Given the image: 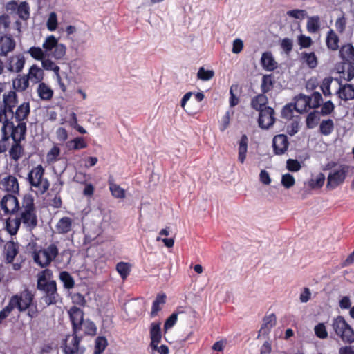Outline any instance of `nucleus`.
I'll return each mask as SVG.
<instances>
[{
  "label": "nucleus",
  "instance_id": "nucleus-62",
  "mask_svg": "<svg viewBox=\"0 0 354 354\" xmlns=\"http://www.w3.org/2000/svg\"><path fill=\"white\" fill-rule=\"evenodd\" d=\"M298 44L301 48H308L313 44V40L310 37L304 35H300L298 37Z\"/></svg>",
  "mask_w": 354,
  "mask_h": 354
},
{
  "label": "nucleus",
  "instance_id": "nucleus-59",
  "mask_svg": "<svg viewBox=\"0 0 354 354\" xmlns=\"http://www.w3.org/2000/svg\"><path fill=\"white\" fill-rule=\"evenodd\" d=\"M295 183V180L293 176L290 174H283L281 177V184L286 189H289L292 187Z\"/></svg>",
  "mask_w": 354,
  "mask_h": 354
},
{
  "label": "nucleus",
  "instance_id": "nucleus-56",
  "mask_svg": "<svg viewBox=\"0 0 354 354\" xmlns=\"http://www.w3.org/2000/svg\"><path fill=\"white\" fill-rule=\"evenodd\" d=\"M46 26L50 31H55L57 27V18L55 12H52L48 16Z\"/></svg>",
  "mask_w": 354,
  "mask_h": 354
},
{
  "label": "nucleus",
  "instance_id": "nucleus-52",
  "mask_svg": "<svg viewBox=\"0 0 354 354\" xmlns=\"http://www.w3.org/2000/svg\"><path fill=\"white\" fill-rule=\"evenodd\" d=\"M116 270L122 279H125L129 274L130 266L127 263L120 262L116 266Z\"/></svg>",
  "mask_w": 354,
  "mask_h": 354
},
{
  "label": "nucleus",
  "instance_id": "nucleus-44",
  "mask_svg": "<svg viewBox=\"0 0 354 354\" xmlns=\"http://www.w3.org/2000/svg\"><path fill=\"white\" fill-rule=\"evenodd\" d=\"M18 102L17 95L15 91H10L8 94H3V103L10 106H15Z\"/></svg>",
  "mask_w": 354,
  "mask_h": 354
},
{
  "label": "nucleus",
  "instance_id": "nucleus-4",
  "mask_svg": "<svg viewBox=\"0 0 354 354\" xmlns=\"http://www.w3.org/2000/svg\"><path fill=\"white\" fill-rule=\"evenodd\" d=\"M80 331L72 332L67 335L63 340L62 348L64 354H84L85 348L80 346L83 335H79Z\"/></svg>",
  "mask_w": 354,
  "mask_h": 354
},
{
  "label": "nucleus",
  "instance_id": "nucleus-45",
  "mask_svg": "<svg viewBox=\"0 0 354 354\" xmlns=\"http://www.w3.org/2000/svg\"><path fill=\"white\" fill-rule=\"evenodd\" d=\"M59 279L62 281L64 288L71 289L73 288L75 282L71 274L66 271H62L59 274Z\"/></svg>",
  "mask_w": 354,
  "mask_h": 354
},
{
  "label": "nucleus",
  "instance_id": "nucleus-47",
  "mask_svg": "<svg viewBox=\"0 0 354 354\" xmlns=\"http://www.w3.org/2000/svg\"><path fill=\"white\" fill-rule=\"evenodd\" d=\"M22 208L24 210H35L34 198L30 194H26L22 200Z\"/></svg>",
  "mask_w": 354,
  "mask_h": 354
},
{
  "label": "nucleus",
  "instance_id": "nucleus-27",
  "mask_svg": "<svg viewBox=\"0 0 354 354\" xmlns=\"http://www.w3.org/2000/svg\"><path fill=\"white\" fill-rule=\"evenodd\" d=\"M339 39L337 35L334 32L333 30H330L327 32L326 44L328 47L331 50H337L339 48Z\"/></svg>",
  "mask_w": 354,
  "mask_h": 354
},
{
  "label": "nucleus",
  "instance_id": "nucleus-10",
  "mask_svg": "<svg viewBox=\"0 0 354 354\" xmlns=\"http://www.w3.org/2000/svg\"><path fill=\"white\" fill-rule=\"evenodd\" d=\"M274 114V110L270 106L264 107L263 110H261L258 119L259 127L263 129H270L275 122Z\"/></svg>",
  "mask_w": 354,
  "mask_h": 354
},
{
  "label": "nucleus",
  "instance_id": "nucleus-2",
  "mask_svg": "<svg viewBox=\"0 0 354 354\" xmlns=\"http://www.w3.org/2000/svg\"><path fill=\"white\" fill-rule=\"evenodd\" d=\"M52 277V271L45 269L38 274L37 288L45 293L41 300L46 306L55 304L57 302L58 294L57 292L56 282L53 280L48 281Z\"/></svg>",
  "mask_w": 354,
  "mask_h": 354
},
{
  "label": "nucleus",
  "instance_id": "nucleus-49",
  "mask_svg": "<svg viewBox=\"0 0 354 354\" xmlns=\"http://www.w3.org/2000/svg\"><path fill=\"white\" fill-rule=\"evenodd\" d=\"M42 66L44 69L48 71H53L57 75V77L59 79V67L57 66L52 60L44 58L41 61Z\"/></svg>",
  "mask_w": 354,
  "mask_h": 354
},
{
  "label": "nucleus",
  "instance_id": "nucleus-28",
  "mask_svg": "<svg viewBox=\"0 0 354 354\" xmlns=\"http://www.w3.org/2000/svg\"><path fill=\"white\" fill-rule=\"evenodd\" d=\"M26 78L34 80L35 83L40 82L44 77V72L42 69L39 68L37 65H32L28 73L26 75Z\"/></svg>",
  "mask_w": 354,
  "mask_h": 354
},
{
  "label": "nucleus",
  "instance_id": "nucleus-11",
  "mask_svg": "<svg viewBox=\"0 0 354 354\" xmlns=\"http://www.w3.org/2000/svg\"><path fill=\"white\" fill-rule=\"evenodd\" d=\"M1 207L6 214L17 213L20 207L17 198L12 194H7L1 201Z\"/></svg>",
  "mask_w": 354,
  "mask_h": 354
},
{
  "label": "nucleus",
  "instance_id": "nucleus-23",
  "mask_svg": "<svg viewBox=\"0 0 354 354\" xmlns=\"http://www.w3.org/2000/svg\"><path fill=\"white\" fill-rule=\"evenodd\" d=\"M339 84L340 87L337 92L339 97L344 101L354 99V86L349 84L342 85L340 82Z\"/></svg>",
  "mask_w": 354,
  "mask_h": 354
},
{
  "label": "nucleus",
  "instance_id": "nucleus-22",
  "mask_svg": "<svg viewBox=\"0 0 354 354\" xmlns=\"http://www.w3.org/2000/svg\"><path fill=\"white\" fill-rule=\"evenodd\" d=\"M261 64L262 67L268 71H274L277 66V63L275 62L271 52H264L261 58Z\"/></svg>",
  "mask_w": 354,
  "mask_h": 354
},
{
  "label": "nucleus",
  "instance_id": "nucleus-5",
  "mask_svg": "<svg viewBox=\"0 0 354 354\" xmlns=\"http://www.w3.org/2000/svg\"><path fill=\"white\" fill-rule=\"evenodd\" d=\"M331 326L335 335L339 337L342 342L348 344V342L352 341L353 337H354L353 335V329L342 316L339 315L334 318Z\"/></svg>",
  "mask_w": 354,
  "mask_h": 354
},
{
  "label": "nucleus",
  "instance_id": "nucleus-55",
  "mask_svg": "<svg viewBox=\"0 0 354 354\" xmlns=\"http://www.w3.org/2000/svg\"><path fill=\"white\" fill-rule=\"evenodd\" d=\"M316 336L320 339H326L328 337V332L324 323H319L314 328Z\"/></svg>",
  "mask_w": 354,
  "mask_h": 354
},
{
  "label": "nucleus",
  "instance_id": "nucleus-14",
  "mask_svg": "<svg viewBox=\"0 0 354 354\" xmlns=\"http://www.w3.org/2000/svg\"><path fill=\"white\" fill-rule=\"evenodd\" d=\"M289 145L288 137L284 134L275 136L272 140L274 153L276 155H282L287 151Z\"/></svg>",
  "mask_w": 354,
  "mask_h": 354
},
{
  "label": "nucleus",
  "instance_id": "nucleus-58",
  "mask_svg": "<svg viewBox=\"0 0 354 354\" xmlns=\"http://www.w3.org/2000/svg\"><path fill=\"white\" fill-rule=\"evenodd\" d=\"M332 82L333 77H330L324 78L322 81V84L321 85V90L325 96L331 95L330 87Z\"/></svg>",
  "mask_w": 354,
  "mask_h": 354
},
{
  "label": "nucleus",
  "instance_id": "nucleus-35",
  "mask_svg": "<svg viewBox=\"0 0 354 354\" xmlns=\"http://www.w3.org/2000/svg\"><path fill=\"white\" fill-rule=\"evenodd\" d=\"M6 254L8 263H12L18 253V247L14 242H10L6 245Z\"/></svg>",
  "mask_w": 354,
  "mask_h": 354
},
{
  "label": "nucleus",
  "instance_id": "nucleus-21",
  "mask_svg": "<svg viewBox=\"0 0 354 354\" xmlns=\"http://www.w3.org/2000/svg\"><path fill=\"white\" fill-rule=\"evenodd\" d=\"M340 57L348 64H354V47L351 44L342 46L339 50Z\"/></svg>",
  "mask_w": 354,
  "mask_h": 354
},
{
  "label": "nucleus",
  "instance_id": "nucleus-7",
  "mask_svg": "<svg viewBox=\"0 0 354 354\" xmlns=\"http://www.w3.org/2000/svg\"><path fill=\"white\" fill-rule=\"evenodd\" d=\"M20 135L15 136V133L12 135L13 143L9 150V156L10 158L15 161H18L24 154V147L21 142L26 139L27 127L19 126Z\"/></svg>",
  "mask_w": 354,
  "mask_h": 354
},
{
  "label": "nucleus",
  "instance_id": "nucleus-48",
  "mask_svg": "<svg viewBox=\"0 0 354 354\" xmlns=\"http://www.w3.org/2000/svg\"><path fill=\"white\" fill-rule=\"evenodd\" d=\"M325 176L322 173H319L315 179H310L308 184L311 189H319L322 187L324 183Z\"/></svg>",
  "mask_w": 354,
  "mask_h": 354
},
{
  "label": "nucleus",
  "instance_id": "nucleus-3",
  "mask_svg": "<svg viewBox=\"0 0 354 354\" xmlns=\"http://www.w3.org/2000/svg\"><path fill=\"white\" fill-rule=\"evenodd\" d=\"M44 169L41 165H37L28 172V180L30 185L36 188L35 193L39 195L44 194L49 187L47 179H44Z\"/></svg>",
  "mask_w": 354,
  "mask_h": 354
},
{
  "label": "nucleus",
  "instance_id": "nucleus-1",
  "mask_svg": "<svg viewBox=\"0 0 354 354\" xmlns=\"http://www.w3.org/2000/svg\"><path fill=\"white\" fill-rule=\"evenodd\" d=\"M52 277V271L45 269L38 274L37 288L45 293L41 300L46 306L55 304L57 302L58 294L57 292L56 282L53 280L48 281Z\"/></svg>",
  "mask_w": 354,
  "mask_h": 354
},
{
  "label": "nucleus",
  "instance_id": "nucleus-39",
  "mask_svg": "<svg viewBox=\"0 0 354 354\" xmlns=\"http://www.w3.org/2000/svg\"><path fill=\"white\" fill-rule=\"evenodd\" d=\"M334 130V122L331 119L322 120L319 125V131L322 135L328 136Z\"/></svg>",
  "mask_w": 354,
  "mask_h": 354
},
{
  "label": "nucleus",
  "instance_id": "nucleus-17",
  "mask_svg": "<svg viewBox=\"0 0 354 354\" xmlns=\"http://www.w3.org/2000/svg\"><path fill=\"white\" fill-rule=\"evenodd\" d=\"M161 323L153 322L150 327L151 346L153 349L158 348V344L161 340Z\"/></svg>",
  "mask_w": 354,
  "mask_h": 354
},
{
  "label": "nucleus",
  "instance_id": "nucleus-30",
  "mask_svg": "<svg viewBox=\"0 0 354 354\" xmlns=\"http://www.w3.org/2000/svg\"><path fill=\"white\" fill-rule=\"evenodd\" d=\"M37 93L39 97L43 100H50L53 95V91L44 82L39 84Z\"/></svg>",
  "mask_w": 354,
  "mask_h": 354
},
{
  "label": "nucleus",
  "instance_id": "nucleus-33",
  "mask_svg": "<svg viewBox=\"0 0 354 354\" xmlns=\"http://www.w3.org/2000/svg\"><path fill=\"white\" fill-rule=\"evenodd\" d=\"M294 110L299 113H302V111L297 107L296 104H287L281 110V117L287 120H290L293 117Z\"/></svg>",
  "mask_w": 354,
  "mask_h": 354
},
{
  "label": "nucleus",
  "instance_id": "nucleus-36",
  "mask_svg": "<svg viewBox=\"0 0 354 354\" xmlns=\"http://www.w3.org/2000/svg\"><path fill=\"white\" fill-rule=\"evenodd\" d=\"M29 85V81L26 75L21 77L19 75L15 80L12 81V86L15 89L18 91H25Z\"/></svg>",
  "mask_w": 354,
  "mask_h": 354
},
{
  "label": "nucleus",
  "instance_id": "nucleus-54",
  "mask_svg": "<svg viewBox=\"0 0 354 354\" xmlns=\"http://www.w3.org/2000/svg\"><path fill=\"white\" fill-rule=\"evenodd\" d=\"M214 72L212 70H205L203 67H201L198 71L197 77L198 79L207 81L214 77Z\"/></svg>",
  "mask_w": 354,
  "mask_h": 354
},
{
  "label": "nucleus",
  "instance_id": "nucleus-16",
  "mask_svg": "<svg viewBox=\"0 0 354 354\" xmlns=\"http://www.w3.org/2000/svg\"><path fill=\"white\" fill-rule=\"evenodd\" d=\"M21 219L29 230H33L37 225V217L35 210H23L21 212Z\"/></svg>",
  "mask_w": 354,
  "mask_h": 354
},
{
  "label": "nucleus",
  "instance_id": "nucleus-53",
  "mask_svg": "<svg viewBox=\"0 0 354 354\" xmlns=\"http://www.w3.org/2000/svg\"><path fill=\"white\" fill-rule=\"evenodd\" d=\"M287 15L290 17L302 20L307 17V12L305 10L293 9L287 12Z\"/></svg>",
  "mask_w": 354,
  "mask_h": 354
},
{
  "label": "nucleus",
  "instance_id": "nucleus-60",
  "mask_svg": "<svg viewBox=\"0 0 354 354\" xmlns=\"http://www.w3.org/2000/svg\"><path fill=\"white\" fill-rule=\"evenodd\" d=\"M69 144H73V149L75 150H79L87 147V144L84 142L83 138L82 137H77L74 138L68 142V145Z\"/></svg>",
  "mask_w": 354,
  "mask_h": 354
},
{
  "label": "nucleus",
  "instance_id": "nucleus-18",
  "mask_svg": "<svg viewBox=\"0 0 354 354\" xmlns=\"http://www.w3.org/2000/svg\"><path fill=\"white\" fill-rule=\"evenodd\" d=\"M15 48V41L8 36L1 37L0 39V55L6 56L9 52L12 51Z\"/></svg>",
  "mask_w": 354,
  "mask_h": 354
},
{
  "label": "nucleus",
  "instance_id": "nucleus-12",
  "mask_svg": "<svg viewBox=\"0 0 354 354\" xmlns=\"http://www.w3.org/2000/svg\"><path fill=\"white\" fill-rule=\"evenodd\" d=\"M19 126L26 127V123H18L17 125H15L10 120H6L1 129V138H3V139H12V133H15L16 137L20 135V129L18 127Z\"/></svg>",
  "mask_w": 354,
  "mask_h": 354
},
{
  "label": "nucleus",
  "instance_id": "nucleus-32",
  "mask_svg": "<svg viewBox=\"0 0 354 354\" xmlns=\"http://www.w3.org/2000/svg\"><path fill=\"white\" fill-rule=\"evenodd\" d=\"M307 30L310 33H315L320 29V18L318 15L308 17Z\"/></svg>",
  "mask_w": 354,
  "mask_h": 354
},
{
  "label": "nucleus",
  "instance_id": "nucleus-46",
  "mask_svg": "<svg viewBox=\"0 0 354 354\" xmlns=\"http://www.w3.org/2000/svg\"><path fill=\"white\" fill-rule=\"evenodd\" d=\"M28 53L30 56L36 60L42 61L44 58H46L47 55L42 48L40 47L32 46L29 48Z\"/></svg>",
  "mask_w": 354,
  "mask_h": 354
},
{
  "label": "nucleus",
  "instance_id": "nucleus-6",
  "mask_svg": "<svg viewBox=\"0 0 354 354\" xmlns=\"http://www.w3.org/2000/svg\"><path fill=\"white\" fill-rule=\"evenodd\" d=\"M32 300L33 295L28 290H25L20 295L12 297L7 306L10 308L11 312L15 308L22 312L30 307Z\"/></svg>",
  "mask_w": 354,
  "mask_h": 354
},
{
  "label": "nucleus",
  "instance_id": "nucleus-31",
  "mask_svg": "<svg viewBox=\"0 0 354 354\" xmlns=\"http://www.w3.org/2000/svg\"><path fill=\"white\" fill-rule=\"evenodd\" d=\"M6 189L8 192L18 193L19 183L17 179L13 176H8L3 179Z\"/></svg>",
  "mask_w": 354,
  "mask_h": 354
},
{
  "label": "nucleus",
  "instance_id": "nucleus-38",
  "mask_svg": "<svg viewBox=\"0 0 354 354\" xmlns=\"http://www.w3.org/2000/svg\"><path fill=\"white\" fill-rule=\"evenodd\" d=\"M165 299L166 295L165 294H159L157 295L156 299L153 302L151 312V317H155L157 315L158 313L161 310L160 305L164 304L165 303Z\"/></svg>",
  "mask_w": 354,
  "mask_h": 354
},
{
  "label": "nucleus",
  "instance_id": "nucleus-9",
  "mask_svg": "<svg viewBox=\"0 0 354 354\" xmlns=\"http://www.w3.org/2000/svg\"><path fill=\"white\" fill-rule=\"evenodd\" d=\"M297 104L300 102L303 103L304 109L308 107L310 109H316L320 106L323 102L322 95L319 92H313L311 96H308L304 94H299L295 97Z\"/></svg>",
  "mask_w": 354,
  "mask_h": 354
},
{
  "label": "nucleus",
  "instance_id": "nucleus-43",
  "mask_svg": "<svg viewBox=\"0 0 354 354\" xmlns=\"http://www.w3.org/2000/svg\"><path fill=\"white\" fill-rule=\"evenodd\" d=\"M29 10L28 3L26 1H23L19 3L16 14L18 15L20 19L26 20L29 18Z\"/></svg>",
  "mask_w": 354,
  "mask_h": 354
},
{
  "label": "nucleus",
  "instance_id": "nucleus-64",
  "mask_svg": "<svg viewBox=\"0 0 354 354\" xmlns=\"http://www.w3.org/2000/svg\"><path fill=\"white\" fill-rule=\"evenodd\" d=\"M286 168L290 171H298L301 165L297 160L288 159L286 162Z\"/></svg>",
  "mask_w": 354,
  "mask_h": 354
},
{
  "label": "nucleus",
  "instance_id": "nucleus-34",
  "mask_svg": "<svg viewBox=\"0 0 354 354\" xmlns=\"http://www.w3.org/2000/svg\"><path fill=\"white\" fill-rule=\"evenodd\" d=\"M248 137L246 135L243 134L241 140L239 141V160L243 163L246 157V153L248 149Z\"/></svg>",
  "mask_w": 354,
  "mask_h": 354
},
{
  "label": "nucleus",
  "instance_id": "nucleus-15",
  "mask_svg": "<svg viewBox=\"0 0 354 354\" xmlns=\"http://www.w3.org/2000/svg\"><path fill=\"white\" fill-rule=\"evenodd\" d=\"M25 64L24 57L19 54L17 56L10 57L6 64V68L10 72L19 73L23 69Z\"/></svg>",
  "mask_w": 354,
  "mask_h": 354
},
{
  "label": "nucleus",
  "instance_id": "nucleus-25",
  "mask_svg": "<svg viewBox=\"0 0 354 354\" xmlns=\"http://www.w3.org/2000/svg\"><path fill=\"white\" fill-rule=\"evenodd\" d=\"M265 93L259 94L255 97H254L251 100V106L258 111L259 112L261 110H263L264 107H267L266 104H268V100Z\"/></svg>",
  "mask_w": 354,
  "mask_h": 354
},
{
  "label": "nucleus",
  "instance_id": "nucleus-13",
  "mask_svg": "<svg viewBox=\"0 0 354 354\" xmlns=\"http://www.w3.org/2000/svg\"><path fill=\"white\" fill-rule=\"evenodd\" d=\"M68 314L72 325V332L80 331V326L85 320L84 311L78 307L73 306L68 310Z\"/></svg>",
  "mask_w": 354,
  "mask_h": 354
},
{
  "label": "nucleus",
  "instance_id": "nucleus-8",
  "mask_svg": "<svg viewBox=\"0 0 354 354\" xmlns=\"http://www.w3.org/2000/svg\"><path fill=\"white\" fill-rule=\"evenodd\" d=\"M349 166L341 165L337 169L330 171L327 178V188L333 189L344 181L346 174L349 171Z\"/></svg>",
  "mask_w": 354,
  "mask_h": 354
},
{
  "label": "nucleus",
  "instance_id": "nucleus-40",
  "mask_svg": "<svg viewBox=\"0 0 354 354\" xmlns=\"http://www.w3.org/2000/svg\"><path fill=\"white\" fill-rule=\"evenodd\" d=\"M319 115L320 113L318 111H313L308 115L306 118L307 128L313 129L318 124L320 120Z\"/></svg>",
  "mask_w": 354,
  "mask_h": 354
},
{
  "label": "nucleus",
  "instance_id": "nucleus-24",
  "mask_svg": "<svg viewBox=\"0 0 354 354\" xmlns=\"http://www.w3.org/2000/svg\"><path fill=\"white\" fill-rule=\"evenodd\" d=\"M33 259L34 261L41 268L48 266L52 262L48 254L44 250H40L38 252H34Z\"/></svg>",
  "mask_w": 354,
  "mask_h": 354
},
{
  "label": "nucleus",
  "instance_id": "nucleus-37",
  "mask_svg": "<svg viewBox=\"0 0 354 354\" xmlns=\"http://www.w3.org/2000/svg\"><path fill=\"white\" fill-rule=\"evenodd\" d=\"M58 41L54 35H50L46 37L43 43L42 47L47 56H48L50 55L49 53L53 51Z\"/></svg>",
  "mask_w": 354,
  "mask_h": 354
},
{
  "label": "nucleus",
  "instance_id": "nucleus-26",
  "mask_svg": "<svg viewBox=\"0 0 354 354\" xmlns=\"http://www.w3.org/2000/svg\"><path fill=\"white\" fill-rule=\"evenodd\" d=\"M83 330L84 335L93 337L97 334V326L95 324L88 319H85L80 326V331Z\"/></svg>",
  "mask_w": 354,
  "mask_h": 354
},
{
  "label": "nucleus",
  "instance_id": "nucleus-19",
  "mask_svg": "<svg viewBox=\"0 0 354 354\" xmlns=\"http://www.w3.org/2000/svg\"><path fill=\"white\" fill-rule=\"evenodd\" d=\"M277 323V317L274 313L266 316L263 319V323L259 332L258 337L262 335H267L270 333L272 328H273Z\"/></svg>",
  "mask_w": 354,
  "mask_h": 354
},
{
  "label": "nucleus",
  "instance_id": "nucleus-61",
  "mask_svg": "<svg viewBox=\"0 0 354 354\" xmlns=\"http://www.w3.org/2000/svg\"><path fill=\"white\" fill-rule=\"evenodd\" d=\"M334 109L335 106L333 103L330 100H328L323 104L319 113L322 115H328L333 111Z\"/></svg>",
  "mask_w": 354,
  "mask_h": 354
},
{
  "label": "nucleus",
  "instance_id": "nucleus-29",
  "mask_svg": "<svg viewBox=\"0 0 354 354\" xmlns=\"http://www.w3.org/2000/svg\"><path fill=\"white\" fill-rule=\"evenodd\" d=\"M72 220L69 217H63L57 222L56 229L59 234H66L71 231Z\"/></svg>",
  "mask_w": 354,
  "mask_h": 354
},
{
  "label": "nucleus",
  "instance_id": "nucleus-57",
  "mask_svg": "<svg viewBox=\"0 0 354 354\" xmlns=\"http://www.w3.org/2000/svg\"><path fill=\"white\" fill-rule=\"evenodd\" d=\"M109 189L114 197L118 198H122L124 197V191L119 185L114 183H110Z\"/></svg>",
  "mask_w": 354,
  "mask_h": 354
},
{
  "label": "nucleus",
  "instance_id": "nucleus-41",
  "mask_svg": "<svg viewBox=\"0 0 354 354\" xmlns=\"http://www.w3.org/2000/svg\"><path fill=\"white\" fill-rule=\"evenodd\" d=\"M274 84V80L272 78V75H264L262 77V82L261 85V92L263 93H266L270 91Z\"/></svg>",
  "mask_w": 354,
  "mask_h": 354
},
{
  "label": "nucleus",
  "instance_id": "nucleus-63",
  "mask_svg": "<svg viewBox=\"0 0 354 354\" xmlns=\"http://www.w3.org/2000/svg\"><path fill=\"white\" fill-rule=\"evenodd\" d=\"M178 319V313H173L165 321L164 330L166 332L168 329L172 328Z\"/></svg>",
  "mask_w": 354,
  "mask_h": 354
},
{
  "label": "nucleus",
  "instance_id": "nucleus-50",
  "mask_svg": "<svg viewBox=\"0 0 354 354\" xmlns=\"http://www.w3.org/2000/svg\"><path fill=\"white\" fill-rule=\"evenodd\" d=\"M107 346V340L104 337H97L95 339V354H101Z\"/></svg>",
  "mask_w": 354,
  "mask_h": 354
},
{
  "label": "nucleus",
  "instance_id": "nucleus-20",
  "mask_svg": "<svg viewBox=\"0 0 354 354\" xmlns=\"http://www.w3.org/2000/svg\"><path fill=\"white\" fill-rule=\"evenodd\" d=\"M30 111L29 102H24L16 109L14 118L18 123H26L24 120L27 118Z\"/></svg>",
  "mask_w": 354,
  "mask_h": 354
},
{
  "label": "nucleus",
  "instance_id": "nucleus-51",
  "mask_svg": "<svg viewBox=\"0 0 354 354\" xmlns=\"http://www.w3.org/2000/svg\"><path fill=\"white\" fill-rule=\"evenodd\" d=\"M66 48L63 44L57 43L52 51L53 57L56 59H62L66 54Z\"/></svg>",
  "mask_w": 354,
  "mask_h": 354
},
{
  "label": "nucleus",
  "instance_id": "nucleus-42",
  "mask_svg": "<svg viewBox=\"0 0 354 354\" xmlns=\"http://www.w3.org/2000/svg\"><path fill=\"white\" fill-rule=\"evenodd\" d=\"M301 58L304 59L310 68H315L317 66V58L315 54L312 53L303 52Z\"/></svg>",
  "mask_w": 354,
  "mask_h": 354
}]
</instances>
